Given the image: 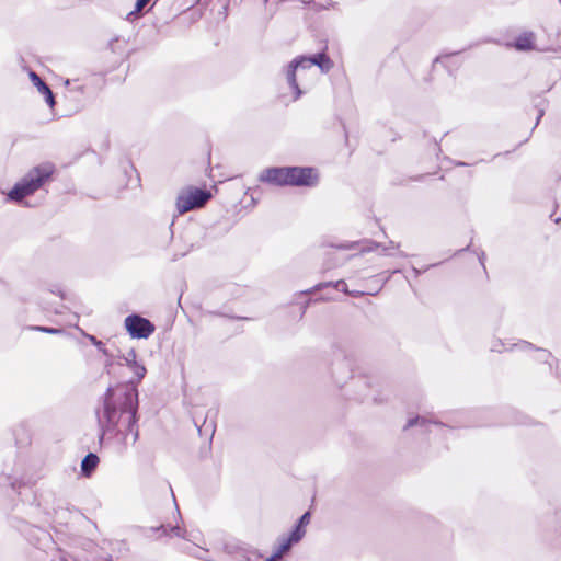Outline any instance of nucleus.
Returning <instances> with one entry per match:
<instances>
[{
  "label": "nucleus",
  "mask_w": 561,
  "mask_h": 561,
  "mask_svg": "<svg viewBox=\"0 0 561 561\" xmlns=\"http://www.w3.org/2000/svg\"><path fill=\"white\" fill-rule=\"evenodd\" d=\"M313 66H318L321 72H328L333 64L331 59L323 53L317 54L312 57H299L291 61L287 71V80L289 85L295 91V100L301 95V90L298 87L296 72H304L310 70Z\"/></svg>",
  "instance_id": "3"
},
{
  "label": "nucleus",
  "mask_w": 561,
  "mask_h": 561,
  "mask_svg": "<svg viewBox=\"0 0 561 561\" xmlns=\"http://www.w3.org/2000/svg\"><path fill=\"white\" fill-rule=\"evenodd\" d=\"M264 1L266 2L267 0H264Z\"/></svg>",
  "instance_id": "23"
},
{
  "label": "nucleus",
  "mask_w": 561,
  "mask_h": 561,
  "mask_svg": "<svg viewBox=\"0 0 561 561\" xmlns=\"http://www.w3.org/2000/svg\"><path fill=\"white\" fill-rule=\"evenodd\" d=\"M422 425L424 426L426 424V419L425 417H414V419H410L407 423V426L405 427H412L414 425Z\"/></svg>",
  "instance_id": "15"
},
{
  "label": "nucleus",
  "mask_w": 561,
  "mask_h": 561,
  "mask_svg": "<svg viewBox=\"0 0 561 561\" xmlns=\"http://www.w3.org/2000/svg\"><path fill=\"white\" fill-rule=\"evenodd\" d=\"M211 194L208 191L195 188L182 194L176 199V207L180 214H184L194 208L202 207Z\"/></svg>",
  "instance_id": "5"
},
{
  "label": "nucleus",
  "mask_w": 561,
  "mask_h": 561,
  "mask_svg": "<svg viewBox=\"0 0 561 561\" xmlns=\"http://www.w3.org/2000/svg\"><path fill=\"white\" fill-rule=\"evenodd\" d=\"M98 463L99 457L95 454H88L81 462V470L83 474L90 476V473L96 468Z\"/></svg>",
  "instance_id": "10"
},
{
  "label": "nucleus",
  "mask_w": 561,
  "mask_h": 561,
  "mask_svg": "<svg viewBox=\"0 0 561 561\" xmlns=\"http://www.w3.org/2000/svg\"><path fill=\"white\" fill-rule=\"evenodd\" d=\"M335 288L337 290H342V291H344L346 294H350V295H353V296H358V295H363L364 294L363 291H352V293H350L344 280H337L335 283Z\"/></svg>",
  "instance_id": "13"
},
{
  "label": "nucleus",
  "mask_w": 561,
  "mask_h": 561,
  "mask_svg": "<svg viewBox=\"0 0 561 561\" xmlns=\"http://www.w3.org/2000/svg\"><path fill=\"white\" fill-rule=\"evenodd\" d=\"M90 342L95 345L105 356L112 357V355L108 354L107 350L104 347L103 343L99 340H96L95 336L89 335Z\"/></svg>",
  "instance_id": "14"
},
{
  "label": "nucleus",
  "mask_w": 561,
  "mask_h": 561,
  "mask_svg": "<svg viewBox=\"0 0 561 561\" xmlns=\"http://www.w3.org/2000/svg\"><path fill=\"white\" fill-rule=\"evenodd\" d=\"M34 330L49 333V334H59L62 332V330H60V329L47 328V327H35Z\"/></svg>",
  "instance_id": "16"
},
{
  "label": "nucleus",
  "mask_w": 561,
  "mask_h": 561,
  "mask_svg": "<svg viewBox=\"0 0 561 561\" xmlns=\"http://www.w3.org/2000/svg\"><path fill=\"white\" fill-rule=\"evenodd\" d=\"M534 35L531 33L523 34L515 41V48L518 50H528L533 48Z\"/></svg>",
  "instance_id": "11"
},
{
  "label": "nucleus",
  "mask_w": 561,
  "mask_h": 561,
  "mask_svg": "<svg viewBox=\"0 0 561 561\" xmlns=\"http://www.w3.org/2000/svg\"><path fill=\"white\" fill-rule=\"evenodd\" d=\"M150 0H137L135 11H141Z\"/></svg>",
  "instance_id": "18"
},
{
  "label": "nucleus",
  "mask_w": 561,
  "mask_h": 561,
  "mask_svg": "<svg viewBox=\"0 0 561 561\" xmlns=\"http://www.w3.org/2000/svg\"><path fill=\"white\" fill-rule=\"evenodd\" d=\"M137 397V390L131 386L108 388L103 408L96 412L101 431L112 432L119 423L133 431L136 423Z\"/></svg>",
  "instance_id": "1"
},
{
  "label": "nucleus",
  "mask_w": 561,
  "mask_h": 561,
  "mask_svg": "<svg viewBox=\"0 0 561 561\" xmlns=\"http://www.w3.org/2000/svg\"><path fill=\"white\" fill-rule=\"evenodd\" d=\"M171 530H172V531L174 533V535H175V536H178V537H183V536H184V535H183V533H182V530H181L179 527H173Z\"/></svg>",
  "instance_id": "20"
},
{
  "label": "nucleus",
  "mask_w": 561,
  "mask_h": 561,
  "mask_svg": "<svg viewBox=\"0 0 561 561\" xmlns=\"http://www.w3.org/2000/svg\"><path fill=\"white\" fill-rule=\"evenodd\" d=\"M309 520L310 514L307 512L300 517L295 529L288 536L279 538L277 548L272 553V556L268 557L267 561H277L278 559H282L283 554L289 551L293 545L299 542L305 536L306 531L304 527L309 523Z\"/></svg>",
  "instance_id": "4"
},
{
  "label": "nucleus",
  "mask_w": 561,
  "mask_h": 561,
  "mask_svg": "<svg viewBox=\"0 0 561 561\" xmlns=\"http://www.w3.org/2000/svg\"><path fill=\"white\" fill-rule=\"evenodd\" d=\"M538 352L541 354L540 358L542 359H547L550 356V354L545 350H538Z\"/></svg>",
  "instance_id": "21"
},
{
  "label": "nucleus",
  "mask_w": 561,
  "mask_h": 561,
  "mask_svg": "<svg viewBox=\"0 0 561 561\" xmlns=\"http://www.w3.org/2000/svg\"><path fill=\"white\" fill-rule=\"evenodd\" d=\"M542 115H543V111H540L538 116H537L536 125L539 123V121L542 117Z\"/></svg>",
  "instance_id": "22"
},
{
  "label": "nucleus",
  "mask_w": 561,
  "mask_h": 561,
  "mask_svg": "<svg viewBox=\"0 0 561 561\" xmlns=\"http://www.w3.org/2000/svg\"><path fill=\"white\" fill-rule=\"evenodd\" d=\"M30 79H31L32 83L37 88V91L41 94H43L49 90V87L39 78V76L36 72L31 71Z\"/></svg>",
  "instance_id": "12"
},
{
  "label": "nucleus",
  "mask_w": 561,
  "mask_h": 561,
  "mask_svg": "<svg viewBox=\"0 0 561 561\" xmlns=\"http://www.w3.org/2000/svg\"><path fill=\"white\" fill-rule=\"evenodd\" d=\"M517 347H520L522 350H529L531 348V344L528 342H522L520 344L516 345Z\"/></svg>",
  "instance_id": "19"
},
{
  "label": "nucleus",
  "mask_w": 561,
  "mask_h": 561,
  "mask_svg": "<svg viewBox=\"0 0 561 561\" xmlns=\"http://www.w3.org/2000/svg\"><path fill=\"white\" fill-rule=\"evenodd\" d=\"M288 185L312 186L318 175L312 168L287 167Z\"/></svg>",
  "instance_id": "7"
},
{
  "label": "nucleus",
  "mask_w": 561,
  "mask_h": 561,
  "mask_svg": "<svg viewBox=\"0 0 561 561\" xmlns=\"http://www.w3.org/2000/svg\"><path fill=\"white\" fill-rule=\"evenodd\" d=\"M123 360L125 365L130 369V371L136 377L135 380L129 381V386L135 387L134 382H139L146 375V368L142 364L137 362V356L134 350H130L123 356Z\"/></svg>",
  "instance_id": "9"
},
{
  "label": "nucleus",
  "mask_w": 561,
  "mask_h": 561,
  "mask_svg": "<svg viewBox=\"0 0 561 561\" xmlns=\"http://www.w3.org/2000/svg\"><path fill=\"white\" fill-rule=\"evenodd\" d=\"M45 99V102L49 105V107H54L55 105V99L51 90L49 89L45 93L42 94Z\"/></svg>",
  "instance_id": "17"
},
{
  "label": "nucleus",
  "mask_w": 561,
  "mask_h": 561,
  "mask_svg": "<svg viewBox=\"0 0 561 561\" xmlns=\"http://www.w3.org/2000/svg\"><path fill=\"white\" fill-rule=\"evenodd\" d=\"M54 170V165L50 163H43L33 168L9 192V199L21 202L24 197L32 195L48 181Z\"/></svg>",
  "instance_id": "2"
},
{
  "label": "nucleus",
  "mask_w": 561,
  "mask_h": 561,
  "mask_svg": "<svg viewBox=\"0 0 561 561\" xmlns=\"http://www.w3.org/2000/svg\"><path fill=\"white\" fill-rule=\"evenodd\" d=\"M287 167L284 168H270L261 172L259 179L261 182H266L274 185H288Z\"/></svg>",
  "instance_id": "8"
},
{
  "label": "nucleus",
  "mask_w": 561,
  "mask_h": 561,
  "mask_svg": "<svg viewBox=\"0 0 561 561\" xmlns=\"http://www.w3.org/2000/svg\"><path fill=\"white\" fill-rule=\"evenodd\" d=\"M125 328L133 339H148L154 331V325L138 314L128 316L125 319Z\"/></svg>",
  "instance_id": "6"
}]
</instances>
